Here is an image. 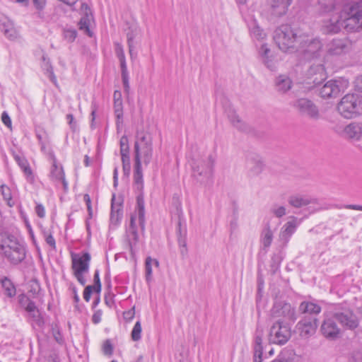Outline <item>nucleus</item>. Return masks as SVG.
I'll list each match as a JSON object with an SVG mask.
<instances>
[{
    "mask_svg": "<svg viewBox=\"0 0 362 362\" xmlns=\"http://www.w3.org/2000/svg\"><path fill=\"white\" fill-rule=\"evenodd\" d=\"M141 331H142V328H141V322L137 321L135 323V325L132 329V333H131V337L133 341H137L141 339Z\"/></svg>",
    "mask_w": 362,
    "mask_h": 362,
    "instance_id": "nucleus-44",
    "label": "nucleus"
},
{
    "mask_svg": "<svg viewBox=\"0 0 362 362\" xmlns=\"http://www.w3.org/2000/svg\"><path fill=\"white\" fill-rule=\"evenodd\" d=\"M322 334L328 339H335L339 336L340 329L332 319H326L321 325Z\"/></svg>",
    "mask_w": 362,
    "mask_h": 362,
    "instance_id": "nucleus-22",
    "label": "nucleus"
},
{
    "mask_svg": "<svg viewBox=\"0 0 362 362\" xmlns=\"http://www.w3.org/2000/svg\"><path fill=\"white\" fill-rule=\"evenodd\" d=\"M30 315L32 316V317L34 319L35 321H36L37 325L39 326H41L43 323L42 322V320L40 317V314L39 313V310H37V308L36 309V313L35 312H31V313H29Z\"/></svg>",
    "mask_w": 362,
    "mask_h": 362,
    "instance_id": "nucleus-56",
    "label": "nucleus"
},
{
    "mask_svg": "<svg viewBox=\"0 0 362 362\" xmlns=\"http://www.w3.org/2000/svg\"><path fill=\"white\" fill-rule=\"evenodd\" d=\"M135 151V170L134 173V180L136 187L141 191L143 189V173L141 170V163L140 160V155L139 153V144H134Z\"/></svg>",
    "mask_w": 362,
    "mask_h": 362,
    "instance_id": "nucleus-19",
    "label": "nucleus"
},
{
    "mask_svg": "<svg viewBox=\"0 0 362 362\" xmlns=\"http://www.w3.org/2000/svg\"><path fill=\"white\" fill-rule=\"evenodd\" d=\"M292 87V81L289 77L285 75H280L276 78L275 88L280 93H285Z\"/></svg>",
    "mask_w": 362,
    "mask_h": 362,
    "instance_id": "nucleus-31",
    "label": "nucleus"
},
{
    "mask_svg": "<svg viewBox=\"0 0 362 362\" xmlns=\"http://www.w3.org/2000/svg\"><path fill=\"white\" fill-rule=\"evenodd\" d=\"M114 110L117 117V124L118 125L122 121L123 105L122 101H114Z\"/></svg>",
    "mask_w": 362,
    "mask_h": 362,
    "instance_id": "nucleus-43",
    "label": "nucleus"
},
{
    "mask_svg": "<svg viewBox=\"0 0 362 362\" xmlns=\"http://www.w3.org/2000/svg\"><path fill=\"white\" fill-rule=\"evenodd\" d=\"M214 160L211 155L197 156L191 163L192 176L200 183H206L213 175Z\"/></svg>",
    "mask_w": 362,
    "mask_h": 362,
    "instance_id": "nucleus-5",
    "label": "nucleus"
},
{
    "mask_svg": "<svg viewBox=\"0 0 362 362\" xmlns=\"http://www.w3.org/2000/svg\"><path fill=\"white\" fill-rule=\"evenodd\" d=\"M43 235H44V238L45 239L46 243L50 247H52L53 249H55L56 243H55V240H54V237L52 236V235L45 230L43 231Z\"/></svg>",
    "mask_w": 362,
    "mask_h": 362,
    "instance_id": "nucleus-51",
    "label": "nucleus"
},
{
    "mask_svg": "<svg viewBox=\"0 0 362 362\" xmlns=\"http://www.w3.org/2000/svg\"><path fill=\"white\" fill-rule=\"evenodd\" d=\"M0 30L10 40H14L18 37V32L15 28L13 23L9 19L4 18L0 23Z\"/></svg>",
    "mask_w": 362,
    "mask_h": 362,
    "instance_id": "nucleus-26",
    "label": "nucleus"
},
{
    "mask_svg": "<svg viewBox=\"0 0 362 362\" xmlns=\"http://www.w3.org/2000/svg\"><path fill=\"white\" fill-rule=\"evenodd\" d=\"M350 362H362V353H354L350 359Z\"/></svg>",
    "mask_w": 362,
    "mask_h": 362,
    "instance_id": "nucleus-62",
    "label": "nucleus"
},
{
    "mask_svg": "<svg viewBox=\"0 0 362 362\" xmlns=\"http://www.w3.org/2000/svg\"><path fill=\"white\" fill-rule=\"evenodd\" d=\"M293 0H272L271 13L276 17L285 15Z\"/></svg>",
    "mask_w": 362,
    "mask_h": 362,
    "instance_id": "nucleus-25",
    "label": "nucleus"
},
{
    "mask_svg": "<svg viewBox=\"0 0 362 362\" xmlns=\"http://www.w3.org/2000/svg\"><path fill=\"white\" fill-rule=\"evenodd\" d=\"M263 328L259 325L257 326L254 339V362H262V356L263 353L262 346V337H263Z\"/></svg>",
    "mask_w": 362,
    "mask_h": 362,
    "instance_id": "nucleus-20",
    "label": "nucleus"
},
{
    "mask_svg": "<svg viewBox=\"0 0 362 362\" xmlns=\"http://www.w3.org/2000/svg\"><path fill=\"white\" fill-rule=\"evenodd\" d=\"M350 45L346 39H333L327 45V53L331 56H339L349 52Z\"/></svg>",
    "mask_w": 362,
    "mask_h": 362,
    "instance_id": "nucleus-13",
    "label": "nucleus"
},
{
    "mask_svg": "<svg viewBox=\"0 0 362 362\" xmlns=\"http://www.w3.org/2000/svg\"><path fill=\"white\" fill-rule=\"evenodd\" d=\"M137 204V215L139 223L142 231L145 228V209H144V200L142 194H139L136 198Z\"/></svg>",
    "mask_w": 362,
    "mask_h": 362,
    "instance_id": "nucleus-33",
    "label": "nucleus"
},
{
    "mask_svg": "<svg viewBox=\"0 0 362 362\" xmlns=\"http://www.w3.org/2000/svg\"><path fill=\"white\" fill-rule=\"evenodd\" d=\"M344 132L348 138L359 140L362 136V123L351 122L344 128Z\"/></svg>",
    "mask_w": 362,
    "mask_h": 362,
    "instance_id": "nucleus-27",
    "label": "nucleus"
},
{
    "mask_svg": "<svg viewBox=\"0 0 362 362\" xmlns=\"http://www.w3.org/2000/svg\"><path fill=\"white\" fill-rule=\"evenodd\" d=\"M90 255L88 252H83L82 255L71 253V269L77 281L84 286L86 279L84 274L89 271Z\"/></svg>",
    "mask_w": 362,
    "mask_h": 362,
    "instance_id": "nucleus-7",
    "label": "nucleus"
},
{
    "mask_svg": "<svg viewBox=\"0 0 362 362\" xmlns=\"http://www.w3.org/2000/svg\"><path fill=\"white\" fill-rule=\"evenodd\" d=\"M288 202L290 206L297 209L304 207L310 204H319L318 199L309 195L300 194L291 195L288 199Z\"/></svg>",
    "mask_w": 362,
    "mask_h": 362,
    "instance_id": "nucleus-18",
    "label": "nucleus"
},
{
    "mask_svg": "<svg viewBox=\"0 0 362 362\" xmlns=\"http://www.w3.org/2000/svg\"><path fill=\"white\" fill-rule=\"evenodd\" d=\"M1 191L2 196L4 197V199L7 202V204L8 206H11L13 204L11 203V201L12 199L11 196V192L9 187L7 186L2 185L1 186Z\"/></svg>",
    "mask_w": 362,
    "mask_h": 362,
    "instance_id": "nucleus-47",
    "label": "nucleus"
},
{
    "mask_svg": "<svg viewBox=\"0 0 362 362\" xmlns=\"http://www.w3.org/2000/svg\"><path fill=\"white\" fill-rule=\"evenodd\" d=\"M93 281H94V285H93V286H95V291L97 293H100L101 291V283H100L98 270H96L95 272L94 276H93Z\"/></svg>",
    "mask_w": 362,
    "mask_h": 362,
    "instance_id": "nucleus-52",
    "label": "nucleus"
},
{
    "mask_svg": "<svg viewBox=\"0 0 362 362\" xmlns=\"http://www.w3.org/2000/svg\"><path fill=\"white\" fill-rule=\"evenodd\" d=\"M136 143L139 144L140 156H143L144 163L148 165L151 162L153 155L151 138L149 136L142 135Z\"/></svg>",
    "mask_w": 362,
    "mask_h": 362,
    "instance_id": "nucleus-14",
    "label": "nucleus"
},
{
    "mask_svg": "<svg viewBox=\"0 0 362 362\" xmlns=\"http://www.w3.org/2000/svg\"><path fill=\"white\" fill-rule=\"evenodd\" d=\"M103 313L100 310H96L92 317V321L94 324H98L101 321Z\"/></svg>",
    "mask_w": 362,
    "mask_h": 362,
    "instance_id": "nucleus-58",
    "label": "nucleus"
},
{
    "mask_svg": "<svg viewBox=\"0 0 362 362\" xmlns=\"http://www.w3.org/2000/svg\"><path fill=\"white\" fill-rule=\"evenodd\" d=\"M79 28L80 30H83L87 33L89 36L92 35V33L89 29V23L88 21L86 18H82L79 22Z\"/></svg>",
    "mask_w": 362,
    "mask_h": 362,
    "instance_id": "nucleus-50",
    "label": "nucleus"
},
{
    "mask_svg": "<svg viewBox=\"0 0 362 362\" xmlns=\"http://www.w3.org/2000/svg\"><path fill=\"white\" fill-rule=\"evenodd\" d=\"M264 167L262 157L256 153L247 156V169L250 176H257L262 173Z\"/></svg>",
    "mask_w": 362,
    "mask_h": 362,
    "instance_id": "nucleus-17",
    "label": "nucleus"
},
{
    "mask_svg": "<svg viewBox=\"0 0 362 362\" xmlns=\"http://www.w3.org/2000/svg\"><path fill=\"white\" fill-rule=\"evenodd\" d=\"M355 86L359 91L362 92V74L356 78Z\"/></svg>",
    "mask_w": 362,
    "mask_h": 362,
    "instance_id": "nucleus-64",
    "label": "nucleus"
},
{
    "mask_svg": "<svg viewBox=\"0 0 362 362\" xmlns=\"http://www.w3.org/2000/svg\"><path fill=\"white\" fill-rule=\"evenodd\" d=\"M2 122L8 127H11V120L6 112H4L1 115Z\"/></svg>",
    "mask_w": 362,
    "mask_h": 362,
    "instance_id": "nucleus-57",
    "label": "nucleus"
},
{
    "mask_svg": "<svg viewBox=\"0 0 362 362\" xmlns=\"http://www.w3.org/2000/svg\"><path fill=\"white\" fill-rule=\"evenodd\" d=\"M153 263L156 267L159 266V262L156 259H152L151 257H147L145 261L146 280L147 282H150L152 279Z\"/></svg>",
    "mask_w": 362,
    "mask_h": 362,
    "instance_id": "nucleus-37",
    "label": "nucleus"
},
{
    "mask_svg": "<svg viewBox=\"0 0 362 362\" xmlns=\"http://www.w3.org/2000/svg\"><path fill=\"white\" fill-rule=\"evenodd\" d=\"M137 35L136 29H130L127 33V43L129 47V52L131 57H133V49L134 48V37Z\"/></svg>",
    "mask_w": 362,
    "mask_h": 362,
    "instance_id": "nucleus-40",
    "label": "nucleus"
},
{
    "mask_svg": "<svg viewBox=\"0 0 362 362\" xmlns=\"http://www.w3.org/2000/svg\"><path fill=\"white\" fill-rule=\"evenodd\" d=\"M274 318L280 317L284 322H294L296 320V312L294 307L285 300H276L270 310Z\"/></svg>",
    "mask_w": 362,
    "mask_h": 362,
    "instance_id": "nucleus-9",
    "label": "nucleus"
},
{
    "mask_svg": "<svg viewBox=\"0 0 362 362\" xmlns=\"http://www.w3.org/2000/svg\"><path fill=\"white\" fill-rule=\"evenodd\" d=\"M274 238V233L270 226L267 225L262 230L261 234V243L264 250H267L272 245Z\"/></svg>",
    "mask_w": 362,
    "mask_h": 362,
    "instance_id": "nucleus-34",
    "label": "nucleus"
},
{
    "mask_svg": "<svg viewBox=\"0 0 362 362\" xmlns=\"http://www.w3.org/2000/svg\"><path fill=\"white\" fill-rule=\"evenodd\" d=\"M337 111L345 119H353L362 115V96L358 94L345 95L337 105Z\"/></svg>",
    "mask_w": 362,
    "mask_h": 362,
    "instance_id": "nucleus-4",
    "label": "nucleus"
},
{
    "mask_svg": "<svg viewBox=\"0 0 362 362\" xmlns=\"http://www.w3.org/2000/svg\"><path fill=\"white\" fill-rule=\"evenodd\" d=\"M303 33L289 25H281L276 29L274 40L279 48L284 52L296 51L300 42V37Z\"/></svg>",
    "mask_w": 362,
    "mask_h": 362,
    "instance_id": "nucleus-1",
    "label": "nucleus"
},
{
    "mask_svg": "<svg viewBox=\"0 0 362 362\" xmlns=\"http://www.w3.org/2000/svg\"><path fill=\"white\" fill-rule=\"evenodd\" d=\"M15 158H16V160L17 161V163H18V165H20V167L21 168V169L24 171V173L25 174H27V175L32 174L31 169L29 167L28 163L25 158H21L18 156H16L15 157Z\"/></svg>",
    "mask_w": 362,
    "mask_h": 362,
    "instance_id": "nucleus-46",
    "label": "nucleus"
},
{
    "mask_svg": "<svg viewBox=\"0 0 362 362\" xmlns=\"http://www.w3.org/2000/svg\"><path fill=\"white\" fill-rule=\"evenodd\" d=\"M226 112L228 119L234 127L240 131H245L247 129V125L237 115L233 108L229 107L226 110Z\"/></svg>",
    "mask_w": 362,
    "mask_h": 362,
    "instance_id": "nucleus-29",
    "label": "nucleus"
},
{
    "mask_svg": "<svg viewBox=\"0 0 362 362\" xmlns=\"http://www.w3.org/2000/svg\"><path fill=\"white\" fill-rule=\"evenodd\" d=\"M320 4L325 12L332 11L336 7L334 0H321Z\"/></svg>",
    "mask_w": 362,
    "mask_h": 362,
    "instance_id": "nucleus-45",
    "label": "nucleus"
},
{
    "mask_svg": "<svg viewBox=\"0 0 362 362\" xmlns=\"http://www.w3.org/2000/svg\"><path fill=\"white\" fill-rule=\"evenodd\" d=\"M121 156L129 154V141L126 136H122L119 141Z\"/></svg>",
    "mask_w": 362,
    "mask_h": 362,
    "instance_id": "nucleus-49",
    "label": "nucleus"
},
{
    "mask_svg": "<svg viewBox=\"0 0 362 362\" xmlns=\"http://www.w3.org/2000/svg\"><path fill=\"white\" fill-rule=\"evenodd\" d=\"M50 177L54 181L62 182L65 189L67 188L68 183L65 180L63 168L57 165L55 159L51 168Z\"/></svg>",
    "mask_w": 362,
    "mask_h": 362,
    "instance_id": "nucleus-30",
    "label": "nucleus"
},
{
    "mask_svg": "<svg viewBox=\"0 0 362 362\" xmlns=\"http://www.w3.org/2000/svg\"><path fill=\"white\" fill-rule=\"evenodd\" d=\"M299 37L300 42L296 51L303 55L304 59L311 60L322 55L323 44L319 37H313L305 33Z\"/></svg>",
    "mask_w": 362,
    "mask_h": 362,
    "instance_id": "nucleus-6",
    "label": "nucleus"
},
{
    "mask_svg": "<svg viewBox=\"0 0 362 362\" xmlns=\"http://www.w3.org/2000/svg\"><path fill=\"white\" fill-rule=\"evenodd\" d=\"M332 317L344 327L354 329L358 326V319L347 307L337 306L332 312Z\"/></svg>",
    "mask_w": 362,
    "mask_h": 362,
    "instance_id": "nucleus-10",
    "label": "nucleus"
},
{
    "mask_svg": "<svg viewBox=\"0 0 362 362\" xmlns=\"http://www.w3.org/2000/svg\"><path fill=\"white\" fill-rule=\"evenodd\" d=\"M296 218L293 217V220L286 223L281 228L279 233V240L283 245H286L291 235L295 233L297 228Z\"/></svg>",
    "mask_w": 362,
    "mask_h": 362,
    "instance_id": "nucleus-21",
    "label": "nucleus"
},
{
    "mask_svg": "<svg viewBox=\"0 0 362 362\" xmlns=\"http://www.w3.org/2000/svg\"><path fill=\"white\" fill-rule=\"evenodd\" d=\"M42 69L47 71L48 74V77L49 79L54 83H57V78L53 72V68L50 64L49 59L47 58L45 55L42 56Z\"/></svg>",
    "mask_w": 362,
    "mask_h": 362,
    "instance_id": "nucleus-39",
    "label": "nucleus"
},
{
    "mask_svg": "<svg viewBox=\"0 0 362 362\" xmlns=\"http://www.w3.org/2000/svg\"><path fill=\"white\" fill-rule=\"evenodd\" d=\"M343 27V21L341 18V14L337 16L325 21L322 25V32L325 34L338 33Z\"/></svg>",
    "mask_w": 362,
    "mask_h": 362,
    "instance_id": "nucleus-23",
    "label": "nucleus"
},
{
    "mask_svg": "<svg viewBox=\"0 0 362 362\" xmlns=\"http://www.w3.org/2000/svg\"><path fill=\"white\" fill-rule=\"evenodd\" d=\"M341 90V81L330 80L320 88L319 94L321 98L328 99L337 97Z\"/></svg>",
    "mask_w": 362,
    "mask_h": 362,
    "instance_id": "nucleus-16",
    "label": "nucleus"
},
{
    "mask_svg": "<svg viewBox=\"0 0 362 362\" xmlns=\"http://www.w3.org/2000/svg\"><path fill=\"white\" fill-rule=\"evenodd\" d=\"M308 74L310 76H319V77H315L313 80V83L315 85L319 84L322 81L325 80L327 77L325 69L322 64L312 65L308 70Z\"/></svg>",
    "mask_w": 362,
    "mask_h": 362,
    "instance_id": "nucleus-32",
    "label": "nucleus"
},
{
    "mask_svg": "<svg viewBox=\"0 0 362 362\" xmlns=\"http://www.w3.org/2000/svg\"><path fill=\"white\" fill-rule=\"evenodd\" d=\"M122 156V161L123 164V170L124 172H129L130 170V160L129 154H124Z\"/></svg>",
    "mask_w": 362,
    "mask_h": 362,
    "instance_id": "nucleus-54",
    "label": "nucleus"
},
{
    "mask_svg": "<svg viewBox=\"0 0 362 362\" xmlns=\"http://www.w3.org/2000/svg\"><path fill=\"white\" fill-rule=\"evenodd\" d=\"M35 212L40 218H44L45 216V210L44 206L39 204L35 207Z\"/></svg>",
    "mask_w": 362,
    "mask_h": 362,
    "instance_id": "nucleus-59",
    "label": "nucleus"
},
{
    "mask_svg": "<svg viewBox=\"0 0 362 362\" xmlns=\"http://www.w3.org/2000/svg\"><path fill=\"white\" fill-rule=\"evenodd\" d=\"M37 307L33 301L29 300L28 305L25 306V310L28 313L35 312Z\"/></svg>",
    "mask_w": 362,
    "mask_h": 362,
    "instance_id": "nucleus-63",
    "label": "nucleus"
},
{
    "mask_svg": "<svg viewBox=\"0 0 362 362\" xmlns=\"http://www.w3.org/2000/svg\"><path fill=\"white\" fill-rule=\"evenodd\" d=\"M294 106L303 115L313 119L320 118V115L317 107L308 99L300 98L295 102Z\"/></svg>",
    "mask_w": 362,
    "mask_h": 362,
    "instance_id": "nucleus-12",
    "label": "nucleus"
},
{
    "mask_svg": "<svg viewBox=\"0 0 362 362\" xmlns=\"http://www.w3.org/2000/svg\"><path fill=\"white\" fill-rule=\"evenodd\" d=\"M95 291V286L89 285L86 286L83 291V298L86 301L88 302L90 299L91 293Z\"/></svg>",
    "mask_w": 362,
    "mask_h": 362,
    "instance_id": "nucleus-53",
    "label": "nucleus"
},
{
    "mask_svg": "<svg viewBox=\"0 0 362 362\" xmlns=\"http://www.w3.org/2000/svg\"><path fill=\"white\" fill-rule=\"evenodd\" d=\"M115 196L112 199L110 221L112 223L117 224L122 216L120 205H115L114 203Z\"/></svg>",
    "mask_w": 362,
    "mask_h": 362,
    "instance_id": "nucleus-38",
    "label": "nucleus"
},
{
    "mask_svg": "<svg viewBox=\"0 0 362 362\" xmlns=\"http://www.w3.org/2000/svg\"><path fill=\"white\" fill-rule=\"evenodd\" d=\"M259 54L264 64L271 71L276 69V62L274 58L270 49L266 44H263L259 50Z\"/></svg>",
    "mask_w": 362,
    "mask_h": 362,
    "instance_id": "nucleus-24",
    "label": "nucleus"
},
{
    "mask_svg": "<svg viewBox=\"0 0 362 362\" xmlns=\"http://www.w3.org/2000/svg\"><path fill=\"white\" fill-rule=\"evenodd\" d=\"M33 3L37 10H42L45 6V0H33Z\"/></svg>",
    "mask_w": 362,
    "mask_h": 362,
    "instance_id": "nucleus-60",
    "label": "nucleus"
},
{
    "mask_svg": "<svg viewBox=\"0 0 362 362\" xmlns=\"http://www.w3.org/2000/svg\"><path fill=\"white\" fill-rule=\"evenodd\" d=\"M299 311L307 316H315L321 312V307L315 303L303 301L299 305Z\"/></svg>",
    "mask_w": 362,
    "mask_h": 362,
    "instance_id": "nucleus-28",
    "label": "nucleus"
},
{
    "mask_svg": "<svg viewBox=\"0 0 362 362\" xmlns=\"http://www.w3.org/2000/svg\"><path fill=\"white\" fill-rule=\"evenodd\" d=\"M122 79L124 92L128 94L129 93L130 86L129 83V75L127 69L121 70Z\"/></svg>",
    "mask_w": 362,
    "mask_h": 362,
    "instance_id": "nucleus-48",
    "label": "nucleus"
},
{
    "mask_svg": "<svg viewBox=\"0 0 362 362\" xmlns=\"http://www.w3.org/2000/svg\"><path fill=\"white\" fill-rule=\"evenodd\" d=\"M291 337V329L289 323L281 320H276L270 327L269 341L277 345L285 344Z\"/></svg>",
    "mask_w": 362,
    "mask_h": 362,
    "instance_id": "nucleus-8",
    "label": "nucleus"
},
{
    "mask_svg": "<svg viewBox=\"0 0 362 362\" xmlns=\"http://www.w3.org/2000/svg\"><path fill=\"white\" fill-rule=\"evenodd\" d=\"M116 54L120 62L121 70L127 69L123 47L119 44L116 45Z\"/></svg>",
    "mask_w": 362,
    "mask_h": 362,
    "instance_id": "nucleus-42",
    "label": "nucleus"
},
{
    "mask_svg": "<svg viewBox=\"0 0 362 362\" xmlns=\"http://www.w3.org/2000/svg\"><path fill=\"white\" fill-rule=\"evenodd\" d=\"M1 286L4 289V294L8 297H14L16 294V289L13 282L8 279L4 277L1 280Z\"/></svg>",
    "mask_w": 362,
    "mask_h": 362,
    "instance_id": "nucleus-35",
    "label": "nucleus"
},
{
    "mask_svg": "<svg viewBox=\"0 0 362 362\" xmlns=\"http://www.w3.org/2000/svg\"><path fill=\"white\" fill-rule=\"evenodd\" d=\"M317 326L316 317L304 315L297 323L296 330L301 338L308 339L315 333Z\"/></svg>",
    "mask_w": 362,
    "mask_h": 362,
    "instance_id": "nucleus-11",
    "label": "nucleus"
},
{
    "mask_svg": "<svg viewBox=\"0 0 362 362\" xmlns=\"http://www.w3.org/2000/svg\"><path fill=\"white\" fill-rule=\"evenodd\" d=\"M0 248L4 255L12 264H17L25 257V249L18 240L11 235H0Z\"/></svg>",
    "mask_w": 362,
    "mask_h": 362,
    "instance_id": "nucleus-2",
    "label": "nucleus"
},
{
    "mask_svg": "<svg viewBox=\"0 0 362 362\" xmlns=\"http://www.w3.org/2000/svg\"><path fill=\"white\" fill-rule=\"evenodd\" d=\"M66 119H67V122L69 123V124L70 125V127L74 131L76 128V122H74V116L72 114H68L66 115Z\"/></svg>",
    "mask_w": 362,
    "mask_h": 362,
    "instance_id": "nucleus-61",
    "label": "nucleus"
},
{
    "mask_svg": "<svg viewBox=\"0 0 362 362\" xmlns=\"http://www.w3.org/2000/svg\"><path fill=\"white\" fill-rule=\"evenodd\" d=\"M250 35L251 36L257 40H263L266 37V33L257 24L255 21H253L250 25Z\"/></svg>",
    "mask_w": 362,
    "mask_h": 362,
    "instance_id": "nucleus-36",
    "label": "nucleus"
},
{
    "mask_svg": "<svg viewBox=\"0 0 362 362\" xmlns=\"http://www.w3.org/2000/svg\"><path fill=\"white\" fill-rule=\"evenodd\" d=\"M270 212L276 218H281L286 214V209L284 206L275 204L271 207Z\"/></svg>",
    "mask_w": 362,
    "mask_h": 362,
    "instance_id": "nucleus-41",
    "label": "nucleus"
},
{
    "mask_svg": "<svg viewBox=\"0 0 362 362\" xmlns=\"http://www.w3.org/2000/svg\"><path fill=\"white\" fill-rule=\"evenodd\" d=\"M343 28L348 33L362 30V0L343 9L341 12Z\"/></svg>",
    "mask_w": 362,
    "mask_h": 362,
    "instance_id": "nucleus-3",
    "label": "nucleus"
},
{
    "mask_svg": "<svg viewBox=\"0 0 362 362\" xmlns=\"http://www.w3.org/2000/svg\"><path fill=\"white\" fill-rule=\"evenodd\" d=\"M135 221L136 216L132 214L130 218V224L126 230L127 243L132 255H134L139 241V235Z\"/></svg>",
    "mask_w": 362,
    "mask_h": 362,
    "instance_id": "nucleus-15",
    "label": "nucleus"
},
{
    "mask_svg": "<svg viewBox=\"0 0 362 362\" xmlns=\"http://www.w3.org/2000/svg\"><path fill=\"white\" fill-rule=\"evenodd\" d=\"M103 351L106 355H111L112 353V346L109 340H106L103 344Z\"/></svg>",
    "mask_w": 362,
    "mask_h": 362,
    "instance_id": "nucleus-55",
    "label": "nucleus"
}]
</instances>
